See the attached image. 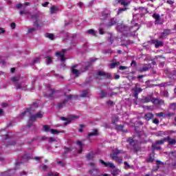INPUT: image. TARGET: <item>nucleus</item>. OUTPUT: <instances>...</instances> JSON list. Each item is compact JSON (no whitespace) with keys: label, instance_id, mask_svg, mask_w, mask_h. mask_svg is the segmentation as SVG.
<instances>
[{"label":"nucleus","instance_id":"nucleus-27","mask_svg":"<svg viewBox=\"0 0 176 176\" xmlns=\"http://www.w3.org/2000/svg\"><path fill=\"white\" fill-rule=\"evenodd\" d=\"M166 142H168V145H175L176 140L175 139H171V137L169 136V140H166Z\"/></svg>","mask_w":176,"mask_h":176},{"label":"nucleus","instance_id":"nucleus-63","mask_svg":"<svg viewBox=\"0 0 176 176\" xmlns=\"http://www.w3.org/2000/svg\"><path fill=\"white\" fill-rule=\"evenodd\" d=\"M47 5H49V2H45L44 3H42V6L43 8H47Z\"/></svg>","mask_w":176,"mask_h":176},{"label":"nucleus","instance_id":"nucleus-8","mask_svg":"<svg viewBox=\"0 0 176 176\" xmlns=\"http://www.w3.org/2000/svg\"><path fill=\"white\" fill-rule=\"evenodd\" d=\"M151 43L153 45H155V49H159V47H160V46H164V43L163 41H160L157 39L151 40Z\"/></svg>","mask_w":176,"mask_h":176},{"label":"nucleus","instance_id":"nucleus-44","mask_svg":"<svg viewBox=\"0 0 176 176\" xmlns=\"http://www.w3.org/2000/svg\"><path fill=\"white\" fill-rule=\"evenodd\" d=\"M87 94H89V91L87 90H83L81 96L87 97Z\"/></svg>","mask_w":176,"mask_h":176},{"label":"nucleus","instance_id":"nucleus-13","mask_svg":"<svg viewBox=\"0 0 176 176\" xmlns=\"http://www.w3.org/2000/svg\"><path fill=\"white\" fill-rule=\"evenodd\" d=\"M152 96H144L141 99L142 104H147L148 102H152Z\"/></svg>","mask_w":176,"mask_h":176},{"label":"nucleus","instance_id":"nucleus-15","mask_svg":"<svg viewBox=\"0 0 176 176\" xmlns=\"http://www.w3.org/2000/svg\"><path fill=\"white\" fill-rule=\"evenodd\" d=\"M63 149H64V152L63 153V158L67 157V155H68V153H69V152H72V148H71V147L65 146L63 148Z\"/></svg>","mask_w":176,"mask_h":176},{"label":"nucleus","instance_id":"nucleus-30","mask_svg":"<svg viewBox=\"0 0 176 176\" xmlns=\"http://www.w3.org/2000/svg\"><path fill=\"white\" fill-rule=\"evenodd\" d=\"M87 33L89 35H93V36H97V34H96V31L94 30V29L88 30Z\"/></svg>","mask_w":176,"mask_h":176},{"label":"nucleus","instance_id":"nucleus-5","mask_svg":"<svg viewBox=\"0 0 176 176\" xmlns=\"http://www.w3.org/2000/svg\"><path fill=\"white\" fill-rule=\"evenodd\" d=\"M79 117L76 116H70V118H65V117H60V120H66L67 122H65L64 123V126H68V124H69V123H71V122H72V119H78Z\"/></svg>","mask_w":176,"mask_h":176},{"label":"nucleus","instance_id":"nucleus-64","mask_svg":"<svg viewBox=\"0 0 176 176\" xmlns=\"http://www.w3.org/2000/svg\"><path fill=\"white\" fill-rule=\"evenodd\" d=\"M1 107H2L3 108H7V107H8V103H2V104H1Z\"/></svg>","mask_w":176,"mask_h":176},{"label":"nucleus","instance_id":"nucleus-11","mask_svg":"<svg viewBox=\"0 0 176 176\" xmlns=\"http://www.w3.org/2000/svg\"><path fill=\"white\" fill-rule=\"evenodd\" d=\"M97 76H100L102 79H107L108 78H111V74L102 71H99L98 72Z\"/></svg>","mask_w":176,"mask_h":176},{"label":"nucleus","instance_id":"nucleus-31","mask_svg":"<svg viewBox=\"0 0 176 176\" xmlns=\"http://www.w3.org/2000/svg\"><path fill=\"white\" fill-rule=\"evenodd\" d=\"M157 143H155L154 144H152L151 148L152 149L156 150V151H161L162 150V147L157 146Z\"/></svg>","mask_w":176,"mask_h":176},{"label":"nucleus","instance_id":"nucleus-24","mask_svg":"<svg viewBox=\"0 0 176 176\" xmlns=\"http://www.w3.org/2000/svg\"><path fill=\"white\" fill-rule=\"evenodd\" d=\"M118 3H121V5L122 6H124V8H126V6H129V5H130L131 2L130 1H124V0H118Z\"/></svg>","mask_w":176,"mask_h":176},{"label":"nucleus","instance_id":"nucleus-23","mask_svg":"<svg viewBox=\"0 0 176 176\" xmlns=\"http://www.w3.org/2000/svg\"><path fill=\"white\" fill-rule=\"evenodd\" d=\"M77 145H78L80 150L78 151V153H82L83 152V144L80 140H78L76 142Z\"/></svg>","mask_w":176,"mask_h":176},{"label":"nucleus","instance_id":"nucleus-43","mask_svg":"<svg viewBox=\"0 0 176 176\" xmlns=\"http://www.w3.org/2000/svg\"><path fill=\"white\" fill-rule=\"evenodd\" d=\"M36 29L35 28H31L28 30V34H32V32H35Z\"/></svg>","mask_w":176,"mask_h":176},{"label":"nucleus","instance_id":"nucleus-55","mask_svg":"<svg viewBox=\"0 0 176 176\" xmlns=\"http://www.w3.org/2000/svg\"><path fill=\"white\" fill-rule=\"evenodd\" d=\"M155 159L152 157H150L148 159H147V163H152Z\"/></svg>","mask_w":176,"mask_h":176},{"label":"nucleus","instance_id":"nucleus-36","mask_svg":"<svg viewBox=\"0 0 176 176\" xmlns=\"http://www.w3.org/2000/svg\"><path fill=\"white\" fill-rule=\"evenodd\" d=\"M127 9L128 8L126 7H124L122 8H119L118 10L117 14L118 15L121 14V13H123V12H126V10H127Z\"/></svg>","mask_w":176,"mask_h":176},{"label":"nucleus","instance_id":"nucleus-26","mask_svg":"<svg viewBox=\"0 0 176 176\" xmlns=\"http://www.w3.org/2000/svg\"><path fill=\"white\" fill-rule=\"evenodd\" d=\"M58 10V8L56 6H52L50 9V13L54 14Z\"/></svg>","mask_w":176,"mask_h":176},{"label":"nucleus","instance_id":"nucleus-53","mask_svg":"<svg viewBox=\"0 0 176 176\" xmlns=\"http://www.w3.org/2000/svg\"><path fill=\"white\" fill-rule=\"evenodd\" d=\"M52 134H58V131L56 129H50Z\"/></svg>","mask_w":176,"mask_h":176},{"label":"nucleus","instance_id":"nucleus-35","mask_svg":"<svg viewBox=\"0 0 176 176\" xmlns=\"http://www.w3.org/2000/svg\"><path fill=\"white\" fill-rule=\"evenodd\" d=\"M126 142H128L129 145L134 146V142H135V140H134V139H133L132 138H128V139L126 140Z\"/></svg>","mask_w":176,"mask_h":176},{"label":"nucleus","instance_id":"nucleus-51","mask_svg":"<svg viewBox=\"0 0 176 176\" xmlns=\"http://www.w3.org/2000/svg\"><path fill=\"white\" fill-rule=\"evenodd\" d=\"M170 107L171 109H176V104L175 103H171L170 104Z\"/></svg>","mask_w":176,"mask_h":176},{"label":"nucleus","instance_id":"nucleus-21","mask_svg":"<svg viewBox=\"0 0 176 176\" xmlns=\"http://www.w3.org/2000/svg\"><path fill=\"white\" fill-rule=\"evenodd\" d=\"M45 63L47 65H50L52 63H53V57L52 56H46L45 57Z\"/></svg>","mask_w":176,"mask_h":176},{"label":"nucleus","instance_id":"nucleus-40","mask_svg":"<svg viewBox=\"0 0 176 176\" xmlns=\"http://www.w3.org/2000/svg\"><path fill=\"white\" fill-rule=\"evenodd\" d=\"M86 157L88 160H93V157H94V156L93 155V153H89L87 155Z\"/></svg>","mask_w":176,"mask_h":176},{"label":"nucleus","instance_id":"nucleus-49","mask_svg":"<svg viewBox=\"0 0 176 176\" xmlns=\"http://www.w3.org/2000/svg\"><path fill=\"white\" fill-rule=\"evenodd\" d=\"M56 141H57L56 140V138H49V141H48V142H56Z\"/></svg>","mask_w":176,"mask_h":176},{"label":"nucleus","instance_id":"nucleus-17","mask_svg":"<svg viewBox=\"0 0 176 176\" xmlns=\"http://www.w3.org/2000/svg\"><path fill=\"white\" fill-rule=\"evenodd\" d=\"M170 140V136H167L166 138H164L163 139L157 141L155 143L157 144L158 145H163L164 142H167Z\"/></svg>","mask_w":176,"mask_h":176},{"label":"nucleus","instance_id":"nucleus-58","mask_svg":"<svg viewBox=\"0 0 176 176\" xmlns=\"http://www.w3.org/2000/svg\"><path fill=\"white\" fill-rule=\"evenodd\" d=\"M10 27L12 30H14L16 28V23H11Z\"/></svg>","mask_w":176,"mask_h":176},{"label":"nucleus","instance_id":"nucleus-52","mask_svg":"<svg viewBox=\"0 0 176 176\" xmlns=\"http://www.w3.org/2000/svg\"><path fill=\"white\" fill-rule=\"evenodd\" d=\"M119 69L120 71H124V69H127V67L126 66H120Z\"/></svg>","mask_w":176,"mask_h":176},{"label":"nucleus","instance_id":"nucleus-41","mask_svg":"<svg viewBox=\"0 0 176 176\" xmlns=\"http://www.w3.org/2000/svg\"><path fill=\"white\" fill-rule=\"evenodd\" d=\"M141 91H142V88H140V87H135L134 89V92L135 93H137L138 94H140V93H141Z\"/></svg>","mask_w":176,"mask_h":176},{"label":"nucleus","instance_id":"nucleus-32","mask_svg":"<svg viewBox=\"0 0 176 176\" xmlns=\"http://www.w3.org/2000/svg\"><path fill=\"white\" fill-rule=\"evenodd\" d=\"M51 94L47 95V97H48V98H53L54 96V93H56V90L53 89H50Z\"/></svg>","mask_w":176,"mask_h":176},{"label":"nucleus","instance_id":"nucleus-56","mask_svg":"<svg viewBox=\"0 0 176 176\" xmlns=\"http://www.w3.org/2000/svg\"><path fill=\"white\" fill-rule=\"evenodd\" d=\"M153 123H154V124H159V120L157 118H154L153 120Z\"/></svg>","mask_w":176,"mask_h":176},{"label":"nucleus","instance_id":"nucleus-48","mask_svg":"<svg viewBox=\"0 0 176 176\" xmlns=\"http://www.w3.org/2000/svg\"><path fill=\"white\" fill-rule=\"evenodd\" d=\"M157 116H158L159 118H162L163 116H164V113L163 112H160L155 114Z\"/></svg>","mask_w":176,"mask_h":176},{"label":"nucleus","instance_id":"nucleus-60","mask_svg":"<svg viewBox=\"0 0 176 176\" xmlns=\"http://www.w3.org/2000/svg\"><path fill=\"white\" fill-rule=\"evenodd\" d=\"M116 21H115V18L111 19V25H114V24H116Z\"/></svg>","mask_w":176,"mask_h":176},{"label":"nucleus","instance_id":"nucleus-50","mask_svg":"<svg viewBox=\"0 0 176 176\" xmlns=\"http://www.w3.org/2000/svg\"><path fill=\"white\" fill-rule=\"evenodd\" d=\"M170 74L172 76V78H176V70H173L170 72Z\"/></svg>","mask_w":176,"mask_h":176},{"label":"nucleus","instance_id":"nucleus-16","mask_svg":"<svg viewBox=\"0 0 176 176\" xmlns=\"http://www.w3.org/2000/svg\"><path fill=\"white\" fill-rule=\"evenodd\" d=\"M151 67H152L151 65V64H148V65H144L142 67H140L139 69V72H146V71H149V68H151Z\"/></svg>","mask_w":176,"mask_h":176},{"label":"nucleus","instance_id":"nucleus-59","mask_svg":"<svg viewBox=\"0 0 176 176\" xmlns=\"http://www.w3.org/2000/svg\"><path fill=\"white\" fill-rule=\"evenodd\" d=\"M5 32H6V30H5V28H0V34H5Z\"/></svg>","mask_w":176,"mask_h":176},{"label":"nucleus","instance_id":"nucleus-9","mask_svg":"<svg viewBox=\"0 0 176 176\" xmlns=\"http://www.w3.org/2000/svg\"><path fill=\"white\" fill-rule=\"evenodd\" d=\"M65 54V50H63L61 52H56V56L57 57H60V61L61 63L65 61V56H64Z\"/></svg>","mask_w":176,"mask_h":176},{"label":"nucleus","instance_id":"nucleus-19","mask_svg":"<svg viewBox=\"0 0 176 176\" xmlns=\"http://www.w3.org/2000/svg\"><path fill=\"white\" fill-rule=\"evenodd\" d=\"M144 118L145 120H147L148 122H149V120L153 119V113H147L144 115Z\"/></svg>","mask_w":176,"mask_h":176},{"label":"nucleus","instance_id":"nucleus-20","mask_svg":"<svg viewBox=\"0 0 176 176\" xmlns=\"http://www.w3.org/2000/svg\"><path fill=\"white\" fill-rule=\"evenodd\" d=\"M19 14L23 16V14H30V11L27 10V7H23V10L20 11Z\"/></svg>","mask_w":176,"mask_h":176},{"label":"nucleus","instance_id":"nucleus-29","mask_svg":"<svg viewBox=\"0 0 176 176\" xmlns=\"http://www.w3.org/2000/svg\"><path fill=\"white\" fill-rule=\"evenodd\" d=\"M99 162L101 164H103L104 167H111V162H104L102 160H99Z\"/></svg>","mask_w":176,"mask_h":176},{"label":"nucleus","instance_id":"nucleus-38","mask_svg":"<svg viewBox=\"0 0 176 176\" xmlns=\"http://www.w3.org/2000/svg\"><path fill=\"white\" fill-rule=\"evenodd\" d=\"M119 122V117H115L114 118H112L111 123L112 124H116Z\"/></svg>","mask_w":176,"mask_h":176},{"label":"nucleus","instance_id":"nucleus-25","mask_svg":"<svg viewBox=\"0 0 176 176\" xmlns=\"http://www.w3.org/2000/svg\"><path fill=\"white\" fill-rule=\"evenodd\" d=\"M45 38H48L50 41H54V34L52 33H46L45 34Z\"/></svg>","mask_w":176,"mask_h":176},{"label":"nucleus","instance_id":"nucleus-6","mask_svg":"<svg viewBox=\"0 0 176 176\" xmlns=\"http://www.w3.org/2000/svg\"><path fill=\"white\" fill-rule=\"evenodd\" d=\"M89 173L91 176H109V174H107V173L98 175V169L97 168H94L90 170L89 171Z\"/></svg>","mask_w":176,"mask_h":176},{"label":"nucleus","instance_id":"nucleus-47","mask_svg":"<svg viewBox=\"0 0 176 176\" xmlns=\"http://www.w3.org/2000/svg\"><path fill=\"white\" fill-rule=\"evenodd\" d=\"M21 160H30V156L24 155L22 156Z\"/></svg>","mask_w":176,"mask_h":176},{"label":"nucleus","instance_id":"nucleus-2","mask_svg":"<svg viewBox=\"0 0 176 176\" xmlns=\"http://www.w3.org/2000/svg\"><path fill=\"white\" fill-rule=\"evenodd\" d=\"M119 153H122V155H124V153H126V151H124L123 150H116L113 153V155L111 156V159L113 160H115V162H116L119 164H122V163H123V158L118 156V155H119Z\"/></svg>","mask_w":176,"mask_h":176},{"label":"nucleus","instance_id":"nucleus-37","mask_svg":"<svg viewBox=\"0 0 176 176\" xmlns=\"http://www.w3.org/2000/svg\"><path fill=\"white\" fill-rule=\"evenodd\" d=\"M100 98H105V97L108 96V94L104 91H100Z\"/></svg>","mask_w":176,"mask_h":176},{"label":"nucleus","instance_id":"nucleus-42","mask_svg":"<svg viewBox=\"0 0 176 176\" xmlns=\"http://www.w3.org/2000/svg\"><path fill=\"white\" fill-rule=\"evenodd\" d=\"M175 115V113H168L164 116L165 118H167L168 119H170L172 116H174Z\"/></svg>","mask_w":176,"mask_h":176},{"label":"nucleus","instance_id":"nucleus-61","mask_svg":"<svg viewBox=\"0 0 176 176\" xmlns=\"http://www.w3.org/2000/svg\"><path fill=\"white\" fill-rule=\"evenodd\" d=\"M99 34H100V35H104V30H103L102 28H100V29L99 30Z\"/></svg>","mask_w":176,"mask_h":176},{"label":"nucleus","instance_id":"nucleus-14","mask_svg":"<svg viewBox=\"0 0 176 176\" xmlns=\"http://www.w3.org/2000/svg\"><path fill=\"white\" fill-rule=\"evenodd\" d=\"M115 129L118 131H121L122 133H127V129H124V125L123 124H116Z\"/></svg>","mask_w":176,"mask_h":176},{"label":"nucleus","instance_id":"nucleus-12","mask_svg":"<svg viewBox=\"0 0 176 176\" xmlns=\"http://www.w3.org/2000/svg\"><path fill=\"white\" fill-rule=\"evenodd\" d=\"M151 102L156 105H164V100L156 98H153Z\"/></svg>","mask_w":176,"mask_h":176},{"label":"nucleus","instance_id":"nucleus-54","mask_svg":"<svg viewBox=\"0 0 176 176\" xmlns=\"http://www.w3.org/2000/svg\"><path fill=\"white\" fill-rule=\"evenodd\" d=\"M10 145H16V142H14V141L10 142L9 144H6V146H9Z\"/></svg>","mask_w":176,"mask_h":176},{"label":"nucleus","instance_id":"nucleus-4","mask_svg":"<svg viewBox=\"0 0 176 176\" xmlns=\"http://www.w3.org/2000/svg\"><path fill=\"white\" fill-rule=\"evenodd\" d=\"M45 114V113H43V111H38L37 113L30 116V120H32V122H35V120H36V119H42V118H43V115Z\"/></svg>","mask_w":176,"mask_h":176},{"label":"nucleus","instance_id":"nucleus-28","mask_svg":"<svg viewBox=\"0 0 176 176\" xmlns=\"http://www.w3.org/2000/svg\"><path fill=\"white\" fill-rule=\"evenodd\" d=\"M153 17L155 19L156 23L160 21V15L159 14L154 13Z\"/></svg>","mask_w":176,"mask_h":176},{"label":"nucleus","instance_id":"nucleus-3","mask_svg":"<svg viewBox=\"0 0 176 176\" xmlns=\"http://www.w3.org/2000/svg\"><path fill=\"white\" fill-rule=\"evenodd\" d=\"M74 97H75L74 95H67L66 98L63 100V102L58 104L57 108H63V107H65V105L68 104V101L72 100Z\"/></svg>","mask_w":176,"mask_h":176},{"label":"nucleus","instance_id":"nucleus-7","mask_svg":"<svg viewBox=\"0 0 176 176\" xmlns=\"http://www.w3.org/2000/svg\"><path fill=\"white\" fill-rule=\"evenodd\" d=\"M78 68V65H73L71 67L72 74L74 75L76 78H78L79 75H80V72H79V70L76 69Z\"/></svg>","mask_w":176,"mask_h":176},{"label":"nucleus","instance_id":"nucleus-33","mask_svg":"<svg viewBox=\"0 0 176 176\" xmlns=\"http://www.w3.org/2000/svg\"><path fill=\"white\" fill-rule=\"evenodd\" d=\"M120 65V62H113L111 63V68H117Z\"/></svg>","mask_w":176,"mask_h":176},{"label":"nucleus","instance_id":"nucleus-57","mask_svg":"<svg viewBox=\"0 0 176 176\" xmlns=\"http://www.w3.org/2000/svg\"><path fill=\"white\" fill-rule=\"evenodd\" d=\"M166 3H168V5H174V1H173V0H167L166 1Z\"/></svg>","mask_w":176,"mask_h":176},{"label":"nucleus","instance_id":"nucleus-10","mask_svg":"<svg viewBox=\"0 0 176 176\" xmlns=\"http://www.w3.org/2000/svg\"><path fill=\"white\" fill-rule=\"evenodd\" d=\"M171 34V30L170 29H165L164 30V32L161 33L160 36L159 37V39H164L166 36H168Z\"/></svg>","mask_w":176,"mask_h":176},{"label":"nucleus","instance_id":"nucleus-45","mask_svg":"<svg viewBox=\"0 0 176 176\" xmlns=\"http://www.w3.org/2000/svg\"><path fill=\"white\" fill-rule=\"evenodd\" d=\"M43 131H50V126L49 125H44Z\"/></svg>","mask_w":176,"mask_h":176},{"label":"nucleus","instance_id":"nucleus-39","mask_svg":"<svg viewBox=\"0 0 176 176\" xmlns=\"http://www.w3.org/2000/svg\"><path fill=\"white\" fill-rule=\"evenodd\" d=\"M14 86L16 90H19V89H23V87H21V82H16Z\"/></svg>","mask_w":176,"mask_h":176},{"label":"nucleus","instance_id":"nucleus-62","mask_svg":"<svg viewBox=\"0 0 176 176\" xmlns=\"http://www.w3.org/2000/svg\"><path fill=\"white\" fill-rule=\"evenodd\" d=\"M159 58H165L164 57L163 55H161V56H156L155 58V60H157V59H159Z\"/></svg>","mask_w":176,"mask_h":176},{"label":"nucleus","instance_id":"nucleus-34","mask_svg":"<svg viewBox=\"0 0 176 176\" xmlns=\"http://www.w3.org/2000/svg\"><path fill=\"white\" fill-rule=\"evenodd\" d=\"M120 172V170L118 168H115L112 170L111 174L113 176H118L119 175V173Z\"/></svg>","mask_w":176,"mask_h":176},{"label":"nucleus","instance_id":"nucleus-22","mask_svg":"<svg viewBox=\"0 0 176 176\" xmlns=\"http://www.w3.org/2000/svg\"><path fill=\"white\" fill-rule=\"evenodd\" d=\"M31 112H32L31 109H29V108L26 109V110L24 112L21 113V118H24L27 113H29V115L31 116V113H32Z\"/></svg>","mask_w":176,"mask_h":176},{"label":"nucleus","instance_id":"nucleus-1","mask_svg":"<svg viewBox=\"0 0 176 176\" xmlns=\"http://www.w3.org/2000/svg\"><path fill=\"white\" fill-rule=\"evenodd\" d=\"M31 19L35 20L34 22V25L36 28H39V27H43L45 23L42 20H41V13H35L34 14L31 15Z\"/></svg>","mask_w":176,"mask_h":176},{"label":"nucleus","instance_id":"nucleus-18","mask_svg":"<svg viewBox=\"0 0 176 176\" xmlns=\"http://www.w3.org/2000/svg\"><path fill=\"white\" fill-rule=\"evenodd\" d=\"M98 129H93L92 132L88 133V137H97L98 135Z\"/></svg>","mask_w":176,"mask_h":176},{"label":"nucleus","instance_id":"nucleus-46","mask_svg":"<svg viewBox=\"0 0 176 176\" xmlns=\"http://www.w3.org/2000/svg\"><path fill=\"white\" fill-rule=\"evenodd\" d=\"M20 80V77H12L11 81L12 82H19Z\"/></svg>","mask_w":176,"mask_h":176}]
</instances>
